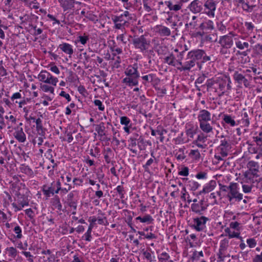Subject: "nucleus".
Segmentation results:
<instances>
[{
	"instance_id": "nucleus-1",
	"label": "nucleus",
	"mask_w": 262,
	"mask_h": 262,
	"mask_svg": "<svg viewBox=\"0 0 262 262\" xmlns=\"http://www.w3.org/2000/svg\"><path fill=\"white\" fill-rule=\"evenodd\" d=\"M248 170L243 174L242 183H256V186L260 189L262 187V183L260 182L259 166L257 162L253 161H249L247 165Z\"/></svg>"
},
{
	"instance_id": "nucleus-2",
	"label": "nucleus",
	"mask_w": 262,
	"mask_h": 262,
	"mask_svg": "<svg viewBox=\"0 0 262 262\" xmlns=\"http://www.w3.org/2000/svg\"><path fill=\"white\" fill-rule=\"evenodd\" d=\"M231 80L229 76L218 78L212 81L208 82V88H212L215 90L219 97L223 96L226 91H230L232 89Z\"/></svg>"
},
{
	"instance_id": "nucleus-3",
	"label": "nucleus",
	"mask_w": 262,
	"mask_h": 262,
	"mask_svg": "<svg viewBox=\"0 0 262 262\" xmlns=\"http://www.w3.org/2000/svg\"><path fill=\"white\" fill-rule=\"evenodd\" d=\"M124 74L126 77L123 79L122 83L126 84L128 86L138 85V79L140 77V73L138 71V64L137 63L129 65L125 69Z\"/></svg>"
},
{
	"instance_id": "nucleus-4",
	"label": "nucleus",
	"mask_w": 262,
	"mask_h": 262,
	"mask_svg": "<svg viewBox=\"0 0 262 262\" xmlns=\"http://www.w3.org/2000/svg\"><path fill=\"white\" fill-rule=\"evenodd\" d=\"M136 16L134 14L130 13L128 11H124L120 15H112L111 19L114 26V29L122 30L127 26L130 20H135Z\"/></svg>"
},
{
	"instance_id": "nucleus-5",
	"label": "nucleus",
	"mask_w": 262,
	"mask_h": 262,
	"mask_svg": "<svg viewBox=\"0 0 262 262\" xmlns=\"http://www.w3.org/2000/svg\"><path fill=\"white\" fill-rule=\"evenodd\" d=\"M233 78L235 82L240 86L243 84L246 88L250 86V81L252 76L249 74L251 70H244L241 68L237 67L232 70Z\"/></svg>"
},
{
	"instance_id": "nucleus-6",
	"label": "nucleus",
	"mask_w": 262,
	"mask_h": 262,
	"mask_svg": "<svg viewBox=\"0 0 262 262\" xmlns=\"http://www.w3.org/2000/svg\"><path fill=\"white\" fill-rule=\"evenodd\" d=\"M28 190L25 189L17 191L15 193L16 198L15 199L16 203H13L12 206L14 209L15 212H17L23 209L26 206L29 205Z\"/></svg>"
},
{
	"instance_id": "nucleus-7",
	"label": "nucleus",
	"mask_w": 262,
	"mask_h": 262,
	"mask_svg": "<svg viewBox=\"0 0 262 262\" xmlns=\"http://www.w3.org/2000/svg\"><path fill=\"white\" fill-rule=\"evenodd\" d=\"M61 183L58 181H53L50 184H45L41 187V190L46 199H48L60 191Z\"/></svg>"
},
{
	"instance_id": "nucleus-8",
	"label": "nucleus",
	"mask_w": 262,
	"mask_h": 262,
	"mask_svg": "<svg viewBox=\"0 0 262 262\" xmlns=\"http://www.w3.org/2000/svg\"><path fill=\"white\" fill-rule=\"evenodd\" d=\"M133 45L136 49L139 50L141 53L147 51L150 46V41L142 35L140 36L134 37L132 41Z\"/></svg>"
},
{
	"instance_id": "nucleus-9",
	"label": "nucleus",
	"mask_w": 262,
	"mask_h": 262,
	"mask_svg": "<svg viewBox=\"0 0 262 262\" xmlns=\"http://www.w3.org/2000/svg\"><path fill=\"white\" fill-rule=\"evenodd\" d=\"M78 203V196L75 191L70 192L63 201L65 207H68L72 211V214H75Z\"/></svg>"
},
{
	"instance_id": "nucleus-10",
	"label": "nucleus",
	"mask_w": 262,
	"mask_h": 262,
	"mask_svg": "<svg viewBox=\"0 0 262 262\" xmlns=\"http://www.w3.org/2000/svg\"><path fill=\"white\" fill-rule=\"evenodd\" d=\"M210 219L204 215L198 216L192 219L191 227L198 232L203 231L206 228V223Z\"/></svg>"
},
{
	"instance_id": "nucleus-11",
	"label": "nucleus",
	"mask_w": 262,
	"mask_h": 262,
	"mask_svg": "<svg viewBox=\"0 0 262 262\" xmlns=\"http://www.w3.org/2000/svg\"><path fill=\"white\" fill-rule=\"evenodd\" d=\"M222 139L220 141V144L217 147L216 151L220 153L222 157H227L228 152L231 149V144L229 138H225L224 136H221Z\"/></svg>"
},
{
	"instance_id": "nucleus-12",
	"label": "nucleus",
	"mask_w": 262,
	"mask_h": 262,
	"mask_svg": "<svg viewBox=\"0 0 262 262\" xmlns=\"http://www.w3.org/2000/svg\"><path fill=\"white\" fill-rule=\"evenodd\" d=\"M238 184L236 183H231L229 185V191L227 194V198L229 202L233 200L239 202L243 199V194L238 192L237 190Z\"/></svg>"
},
{
	"instance_id": "nucleus-13",
	"label": "nucleus",
	"mask_w": 262,
	"mask_h": 262,
	"mask_svg": "<svg viewBox=\"0 0 262 262\" xmlns=\"http://www.w3.org/2000/svg\"><path fill=\"white\" fill-rule=\"evenodd\" d=\"M208 205L205 204L203 199L200 200L197 203H192L191 205L190 210L193 214L201 216L203 215L204 212L207 209Z\"/></svg>"
},
{
	"instance_id": "nucleus-14",
	"label": "nucleus",
	"mask_w": 262,
	"mask_h": 262,
	"mask_svg": "<svg viewBox=\"0 0 262 262\" xmlns=\"http://www.w3.org/2000/svg\"><path fill=\"white\" fill-rule=\"evenodd\" d=\"M142 84L146 86H149L150 83L155 86L160 82V79L155 74L150 73L147 75H143L141 77Z\"/></svg>"
},
{
	"instance_id": "nucleus-15",
	"label": "nucleus",
	"mask_w": 262,
	"mask_h": 262,
	"mask_svg": "<svg viewBox=\"0 0 262 262\" xmlns=\"http://www.w3.org/2000/svg\"><path fill=\"white\" fill-rule=\"evenodd\" d=\"M240 116H238V119L236 120L237 124L239 125L241 127L248 126L250 124V119L252 115L250 112L247 113L245 110H243L240 113Z\"/></svg>"
},
{
	"instance_id": "nucleus-16",
	"label": "nucleus",
	"mask_w": 262,
	"mask_h": 262,
	"mask_svg": "<svg viewBox=\"0 0 262 262\" xmlns=\"http://www.w3.org/2000/svg\"><path fill=\"white\" fill-rule=\"evenodd\" d=\"M204 12L209 17H214L216 3L213 1H206L204 5Z\"/></svg>"
},
{
	"instance_id": "nucleus-17",
	"label": "nucleus",
	"mask_w": 262,
	"mask_h": 262,
	"mask_svg": "<svg viewBox=\"0 0 262 262\" xmlns=\"http://www.w3.org/2000/svg\"><path fill=\"white\" fill-rule=\"evenodd\" d=\"M234 34L232 32H230L228 34L220 37L219 43L221 46H224L227 48H231L233 45L232 37Z\"/></svg>"
},
{
	"instance_id": "nucleus-18",
	"label": "nucleus",
	"mask_w": 262,
	"mask_h": 262,
	"mask_svg": "<svg viewBox=\"0 0 262 262\" xmlns=\"http://www.w3.org/2000/svg\"><path fill=\"white\" fill-rule=\"evenodd\" d=\"M197 64L198 66H200L199 62H196L193 59L191 58H188V54L186 58V61L183 63L182 67H178V69L181 71H189L192 68L194 67Z\"/></svg>"
},
{
	"instance_id": "nucleus-19",
	"label": "nucleus",
	"mask_w": 262,
	"mask_h": 262,
	"mask_svg": "<svg viewBox=\"0 0 262 262\" xmlns=\"http://www.w3.org/2000/svg\"><path fill=\"white\" fill-rule=\"evenodd\" d=\"M187 54L188 58H191L196 62H199L198 61L202 58L203 54H204V50L198 49H194L189 51Z\"/></svg>"
},
{
	"instance_id": "nucleus-20",
	"label": "nucleus",
	"mask_w": 262,
	"mask_h": 262,
	"mask_svg": "<svg viewBox=\"0 0 262 262\" xmlns=\"http://www.w3.org/2000/svg\"><path fill=\"white\" fill-rule=\"evenodd\" d=\"M14 138L20 143H24L26 141V135L21 127L17 126L14 128L13 133Z\"/></svg>"
},
{
	"instance_id": "nucleus-21",
	"label": "nucleus",
	"mask_w": 262,
	"mask_h": 262,
	"mask_svg": "<svg viewBox=\"0 0 262 262\" xmlns=\"http://www.w3.org/2000/svg\"><path fill=\"white\" fill-rule=\"evenodd\" d=\"M188 8L193 13H199L203 9L202 3L199 0H194L189 5Z\"/></svg>"
},
{
	"instance_id": "nucleus-22",
	"label": "nucleus",
	"mask_w": 262,
	"mask_h": 262,
	"mask_svg": "<svg viewBox=\"0 0 262 262\" xmlns=\"http://www.w3.org/2000/svg\"><path fill=\"white\" fill-rule=\"evenodd\" d=\"M120 124L124 125L123 130L129 134L130 133V129L132 128L133 123L130 119L127 116H121L120 117Z\"/></svg>"
},
{
	"instance_id": "nucleus-23",
	"label": "nucleus",
	"mask_w": 262,
	"mask_h": 262,
	"mask_svg": "<svg viewBox=\"0 0 262 262\" xmlns=\"http://www.w3.org/2000/svg\"><path fill=\"white\" fill-rule=\"evenodd\" d=\"M199 122L210 121L211 120V114L207 110H201L198 115Z\"/></svg>"
},
{
	"instance_id": "nucleus-24",
	"label": "nucleus",
	"mask_w": 262,
	"mask_h": 262,
	"mask_svg": "<svg viewBox=\"0 0 262 262\" xmlns=\"http://www.w3.org/2000/svg\"><path fill=\"white\" fill-rule=\"evenodd\" d=\"M175 4H173V1H167L165 2V5L168 8L170 11H178L182 9L183 6V1H180L174 2Z\"/></svg>"
},
{
	"instance_id": "nucleus-25",
	"label": "nucleus",
	"mask_w": 262,
	"mask_h": 262,
	"mask_svg": "<svg viewBox=\"0 0 262 262\" xmlns=\"http://www.w3.org/2000/svg\"><path fill=\"white\" fill-rule=\"evenodd\" d=\"M58 48L71 58L74 53L73 47L69 43L63 42L59 45Z\"/></svg>"
},
{
	"instance_id": "nucleus-26",
	"label": "nucleus",
	"mask_w": 262,
	"mask_h": 262,
	"mask_svg": "<svg viewBox=\"0 0 262 262\" xmlns=\"http://www.w3.org/2000/svg\"><path fill=\"white\" fill-rule=\"evenodd\" d=\"M197 18L195 15H192L188 13L186 17L187 23L185 24L186 28H190V29H194L197 26Z\"/></svg>"
},
{
	"instance_id": "nucleus-27",
	"label": "nucleus",
	"mask_w": 262,
	"mask_h": 262,
	"mask_svg": "<svg viewBox=\"0 0 262 262\" xmlns=\"http://www.w3.org/2000/svg\"><path fill=\"white\" fill-rule=\"evenodd\" d=\"M103 155L105 161L107 164L112 163V164H113L115 162V161H112V159L114 158V154L111 148L106 147L104 148L103 151Z\"/></svg>"
},
{
	"instance_id": "nucleus-28",
	"label": "nucleus",
	"mask_w": 262,
	"mask_h": 262,
	"mask_svg": "<svg viewBox=\"0 0 262 262\" xmlns=\"http://www.w3.org/2000/svg\"><path fill=\"white\" fill-rule=\"evenodd\" d=\"M156 32L161 36H169L171 35V31L168 27L163 25L156 26Z\"/></svg>"
},
{
	"instance_id": "nucleus-29",
	"label": "nucleus",
	"mask_w": 262,
	"mask_h": 262,
	"mask_svg": "<svg viewBox=\"0 0 262 262\" xmlns=\"http://www.w3.org/2000/svg\"><path fill=\"white\" fill-rule=\"evenodd\" d=\"M216 186V182L214 180L210 181L208 183L206 184L203 189L199 191V194L201 195L203 193H207L212 191Z\"/></svg>"
},
{
	"instance_id": "nucleus-30",
	"label": "nucleus",
	"mask_w": 262,
	"mask_h": 262,
	"mask_svg": "<svg viewBox=\"0 0 262 262\" xmlns=\"http://www.w3.org/2000/svg\"><path fill=\"white\" fill-rule=\"evenodd\" d=\"M64 11L68 10L74 7L75 3L80 4V2H76L75 0H58Z\"/></svg>"
},
{
	"instance_id": "nucleus-31",
	"label": "nucleus",
	"mask_w": 262,
	"mask_h": 262,
	"mask_svg": "<svg viewBox=\"0 0 262 262\" xmlns=\"http://www.w3.org/2000/svg\"><path fill=\"white\" fill-rule=\"evenodd\" d=\"M111 42L112 43L110 44L109 47L113 53V55L116 56V55L122 54L123 52L122 47H119L114 40H112Z\"/></svg>"
},
{
	"instance_id": "nucleus-32",
	"label": "nucleus",
	"mask_w": 262,
	"mask_h": 262,
	"mask_svg": "<svg viewBox=\"0 0 262 262\" xmlns=\"http://www.w3.org/2000/svg\"><path fill=\"white\" fill-rule=\"evenodd\" d=\"M167 133V130L165 129L157 127V129H151V135L155 136L157 134L160 136V141L161 142H163L164 140V134Z\"/></svg>"
},
{
	"instance_id": "nucleus-33",
	"label": "nucleus",
	"mask_w": 262,
	"mask_h": 262,
	"mask_svg": "<svg viewBox=\"0 0 262 262\" xmlns=\"http://www.w3.org/2000/svg\"><path fill=\"white\" fill-rule=\"evenodd\" d=\"M208 122H199L200 129L206 134L213 133V127Z\"/></svg>"
},
{
	"instance_id": "nucleus-34",
	"label": "nucleus",
	"mask_w": 262,
	"mask_h": 262,
	"mask_svg": "<svg viewBox=\"0 0 262 262\" xmlns=\"http://www.w3.org/2000/svg\"><path fill=\"white\" fill-rule=\"evenodd\" d=\"M136 220L139 221L141 223H146L147 224H152L154 221V219L150 214H145L143 216H138L136 218Z\"/></svg>"
},
{
	"instance_id": "nucleus-35",
	"label": "nucleus",
	"mask_w": 262,
	"mask_h": 262,
	"mask_svg": "<svg viewBox=\"0 0 262 262\" xmlns=\"http://www.w3.org/2000/svg\"><path fill=\"white\" fill-rule=\"evenodd\" d=\"M235 2L238 6H241L243 10L246 11H251L253 9V6H250L244 0H235Z\"/></svg>"
},
{
	"instance_id": "nucleus-36",
	"label": "nucleus",
	"mask_w": 262,
	"mask_h": 262,
	"mask_svg": "<svg viewBox=\"0 0 262 262\" xmlns=\"http://www.w3.org/2000/svg\"><path fill=\"white\" fill-rule=\"evenodd\" d=\"M164 62L169 66L176 67L178 64L176 60V57L172 53L164 58Z\"/></svg>"
},
{
	"instance_id": "nucleus-37",
	"label": "nucleus",
	"mask_w": 262,
	"mask_h": 262,
	"mask_svg": "<svg viewBox=\"0 0 262 262\" xmlns=\"http://www.w3.org/2000/svg\"><path fill=\"white\" fill-rule=\"evenodd\" d=\"M129 142L128 146L130 150L134 154H137V150L135 149V147L137 145L138 140L134 137H130L128 140Z\"/></svg>"
},
{
	"instance_id": "nucleus-38",
	"label": "nucleus",
	"mask_w": 262,
	"mask_h": 262,
	"mask_svg": "<svg viewBox=\"0 0 262 262\" xmlns=\"http://www.w3.org/2000/svg\"><path fill=\"white\" fill-rule=\"evenodd\" d=\"M52 205L58 211L62 210V206L60 202V198L58 195H55L52 200Z\"/></svg>"
},
{
	"instance_id": "nucleus-39",
	"label": "nucleus",
	"mask_w": 262,
	"mask_h": 262,
	"mask_svg": "<svg viewBox=\"0 0 262 262\" xmlns=\"http://www.w3.org/2000/svg\"><path fill=\"white\" fill-rule=\"evenodd\" d=\"M186 186L189 188L191 191H195L197 190L201 185L196 181L192 180L188 181Z\"/></svg>"
},
{
	"instance_id": "nucleus-40",
	"label": "nucleus",
	"mask_w": 262,
	"mask_h": 262,
	"mask_svg": "<svg viewBox=\"0 0 262 262\" xmlns=\"http://www.w3.org/2000/svg\"><path fill=\"white\" fill-rule=\"evenodd\" d=\"M235 44L236 47L240 50L248 49L249 47V43L244 41L243 40L237 39L235 40Z\"/></svg>"
},
{
	"instance_id": "nucleus-41",
	"label": "nucleus",
	"mask_w": 262,
	"mask_h": 262,
	"mask_svg": "<svg viewBox=\"0 0 262 262\" xmlns=\"http://www.w3.org/2000/svg\"><path fill=\"white\" fill-rule=\"evenodd\" d=\"M13 231L15 233V234L14 235V238L15 239H19L22 238V230L21 227L19 225H16V226H15L13 229Z\"/></svg>"
},
{
	"instance_id": "nucleus-42",
	"label": "nucleus",
	"mask_w": 262,
	"mask_h": 262,
	"mask_svg": "<svg viewBox=\"0 0 262 262\" xmlns=\"http://www.w3.org/2000/svg\"><path fill=\"white\" fill-rule=\"evenodd\" d=\"M223 120L226 123L230 125L231 126H234L236 125H238L237 123H236L234 118L229 115H224Z\"/></svg>"
},
{
	"instance_id": "nucleus-43",
	"label": "nucleus",
	"mask_w": 262,
	"mask_h": 262,
	"mask_svg": "<svg viewBox=\"0 0 262 262\" xmlns=\"http://www.w3.org/2000/svg\"><path fill=\"white\" fill-rule=\"evenodd\" d=\"M216 255L217 262H223L225 260V257L230 256L229 254H226V251L220 249Z\"/></svg>"
},
{
	"instance_id": "nucleus-44",
	"label": "nucleus",
	"mask_w": 262,
	"mask_h": 262,
	"mask_svg": "<svg viewBox=\"0 0 262 262\" xmlns=\"http://www.w3.org/2000/svg\"><path fill=\"white\" fill-rule=\"evenodd\" d=\"M185 149V147H183L182 148H179L178 150H176V157L177 160H183L186 158L184 154Z\"/></svg>"
},
{
	"instance_id": "nucleus-45",
	"label": "nucleus",
	"mask_w": 262,
	"mask_h": 262,
	"mask_svg": "<svg viewBox=\"0 0 262 262\" xmlns=\"http://www.w3.org/2000/svg\"><path fill=\"white\" fill-rule=\"evenodd\" d=\"M49 72L45 70H42L38 75L37 78L40 81L45 83L47 78L49 77Z\"/></svg>"
},
{
	"instance_id": "nucleus-46",
	"label": "nucleus",
	"mask_w": 262,
	"mask_h": 262,
	"mask_svg": "<svg viewBox=\"0 0 262 262\" xmlns=\"http://www.w3.org/2000/svg\"><path fill=\"white\" fill-rule=\"evenodd\" d=\"M95 130L97 132L98 135L100 137L105 135V126L104 123L102 122L99 125H97Z\"/></svg>"
},
{
	"instance_id": "nucleus-47",
	"label": "nucleus",
	"mask_w": 262,
	"mask_h": 262,
	"mask_svg": "<svg viewBox=\"0 0 262 262\" xmlns=\"http://www.w3.org/2000/svg\"><path fill=\"white\" fill-rule=\"evenodd\" d=\"M178 174L181 176L187 177L189 174V168L184 165L181 166L179 168Z\"/></svg>"
},
{
	"instance_id": "nucleus-48",
	"label": "nucleus",
	"mask_w": 262,
	"mask_h": 262,
	"mask_svg": "<svg viewBox=\"0 0 262 262\" xmlns=\"http://www.w3.org/2000/svg\"><path fill=\"white\" fill-rule=\"evenodd\" d=\"M58 82V78L54 77L49 73V77L47 78V79L45 83L48 84H51L54 86H56Z\"/></svg>"
},
{
	"instance_id": "nucleus-49",
	"label": "nucleus",
	"mask_w": 262,
	"mask_h": 262,
	"mask_svg": "<svg viewBox=\"0 0 262 262\" xmlns=\"http://www.w3.org/2000/svg\"><path fill=\"white\" fill-rule=\"evenodd\" d=\"M230 48H227L224 46H221L220 53L226 58H228L230 55Z\"/></svg>"
},
{
	"instance_id": "nucleus-50",
	"label": "nucleus",
	"mask_w": 262,
	"mask_h": 262,
	"mask_svg": "<svg viewBox=\"0 0 262 262\" xmlns=\"http://www.w3.org/2000/svg\"><path fill=\"white\" fill-rule=\"evenodd\" d=\"M225 231L226 233L228 234V236L230 238L234 237H236L237 238H241V237L239 235V233L236 232L235 231H231L230 228H227L225 229Z\"/></svg>"
},
{
	"instance_id": "nucleus-51",
	"label": "nucleus",
	"mask_w": 262,
	"mask_h": 262,
	"mask_svg": "<svg viewBox=\"0 0 262 262\" xmlns=\"http://www.w3.org/2000/svg\"><path fill=\"white\" fill-rule=\"evenodd\" d=\"M36 123V128L37 132L40 134L43 133V126L42 124V120L40 118H38L35 119V122Z\"/></svg>"
},
{
	"instance_id": "nucleus-52",
	"label": "nucleus",
	"mask_w": 262,
	"mask_h": 262,
	"mask_svg": "<svg viewBox=\"0 0 262 262\" xmlns=\"http://www.w3.org/2000/svg\"><path fill=\"white\" fill-rule=\"evenodd\" d=\"M6 250L9 256L13 258L16 257L17 254V251L16 248L13 247H8L6 249Z\"/></svg>"
},
{
	"instance_id": "nucleus-53",
	"label": "nucleus",
	"mask_w": 262,
	"mask_h": 262,
	"mask_svg": "<svg viewBox=\"0 0 262 262\" xmlns=\"http://www.w3.org/2000/svg\"><path fill=\"white\" fill-rule=\"evenodd\" d=\"M196 133V128H194L193 126H191L190 128L186 130L187 136L191 138H193V136Z\"/></svg>"
},
{
	"instance_id": "nucleus-54",
	"label": "nucleus",
	"mask_w": 262,
	"mask_h": 262,
	"mask_svg": "<svg viewBox=\"0 0 262 262\" xmlns=\"http://www.w3.org/2000/svg\"><path fill=\"white\" fill-rule=\"evenodd\" d=\"M89 36L85 35V34H84L83 35H80L77 37V41L80 42L83 45H84L87 43V42H88V41H89Z\"/></svg>"
},
{
	"instance_id": "nucleus-55",
	"label": "nucleus",
	"mask_w": 262,
	"mask_h": 262,
	"mask_svg": "<svg viewBox=\"0 0 262 262\" xmlns=\"http://www.w3.org/2000/svg\"><path fill=\"white\" fill-rule=\"evenodd\" d=\"M40 89L44 92H50L52 94L54 93V89L53 87L47 84H41Z\"/></svg>"
},
{
	"instance_id": "nucleus-56",
	"label": "nucleus",
	"mask_w": 262,
	"mask_h": 262,
	"mask_svg": "<svg viewBox=\"0 0 262 262\" xmlns=\"http://www.w3.org/2000/svg\"><path fill=\"white\" fill-rule=\"evenodd\" d=\"M85 18L93 22H95L98 20L97 16L93 14L92 11L86 12Z\"/></svg>"
},
{
	"instance_id": "nucleus-57",
	"label": "nucleus",
	"mask_w": 262,
	"mask_h": 262,
	"mask_svg": "<svg viewBox=\"0 0 262 262\" xmlns=\"http://www.w3.org/2000/svg\"><path fill=\"white\" fill-rule=\"evenodd\" d=\"M202 59V63H205V62H206L207 61H213L215 60V59L212 55L210 54L209 55H207L205 51H204V54H203Z\"/></svg>"
},
{
	"instance_id": "nucleus-58",
	"label": "nucleus",
	"mask_w": 262,
	"mask_h": 262,
	"mask_svg": "<svg viewBox=\"0 0 262 262\" xmlns=\"http://www.w3.org/2000/svg\"><path fill=\"white\" fill-rule=\"evenodd\" d=\"M243 191L245 193H249L251 191L252 184L250 183H242Z\"/></svg>"
},
{
	"instance_id": "nucleus-59",
	"label": "nucleus",
	"mask_w": 262,
	"mask_h": 262,
	"mask_svg": "<svg viewBox=\"0 0 262 262\" xmlns=\"http://www.w3.org/2000/svg\"><path fill=\"white\" fill-rule=\"evenodd\" d=\"M169 258V255L166 252H162L158 256V258L160 261H164L167 260Z\"/></svg>"
},
{
	"instance_id": "nucleus-60",
	"label": "nucleus",
	"mask_w": 262,
	"mask_h": 262,
	"mask_svg": "<svg viewBox=\"0 0 262 262\" xmlns=\"http://www.w3.org/2000/svg\"><path fill=\"white\" fill-rule=\"evenodd\" d=\"M207 138V136H206L204 133H201L198 135L195 142H201L202 143H204L206 141Z\"/></svg>"
},
{
	"instance_id": "nucleus-61",
	"label": "nucleus",
	"mask_w": 262,
	"mask_h": 262,
	"mask_svg": "<svg viewBox=\"0 0 262 262\" xmlns=\"http://www.w3.org/2000/svg\"><path fill=\"white\" fill-rule=\"evenodd\" d=\"M189 155L195 160H198L201 157V155L198 149L191 150Z\"/></svg>"
},
{
	"instance_id": "nucleus-62",
	"label": "nucleus",
	"mask_w": 262,
	"mask_h": 262,
	"mask_svg": "<svg viewBox=\"0 0 262 262\" xmlns=\"http://www.w3.org/2000/svg\"><path fill=\"white\" fill-rule=\"evenodd\" d=\"M229 242L227 239H224L222 240L220 242V250H222L226 251L227 248L228 246Z\"/></svg>"
},
{
	"instance_id": "nucleus-63",
	"label": "nucleus",
	"mask_w": 262,
	"mask_h": 262,
	"mask_svg": "<svg viewBox=\"0 0 262 262\" xmlns=\"http://www.w3.org/2000/svg\"><path fill=\"white\" fill-rule=\"evenodd\" d=\"M64 185H66V187L64 188H61V187L60 186L61 189H60V193L63 194H66L67 193H68L69 191H70L72 188V186L69 184L64 183Z\"/></svg>"
},
{
	"instance_id": "nucleus-64",
	"label": "nucleus",
	"mask_w": 262,
	"mask_h": 262,
	"mask_svg": "<svg viewBox=\"0 0 262 262\" xmlns=\"http://www.w3.org/2000/svg\"><path fill=\"white\" fill-rule=\"evenodd\" d=\"M137 145L140 150L145 149L144 140L142 137H140L138 139Z\"/></svg>"
}]
</instances>
